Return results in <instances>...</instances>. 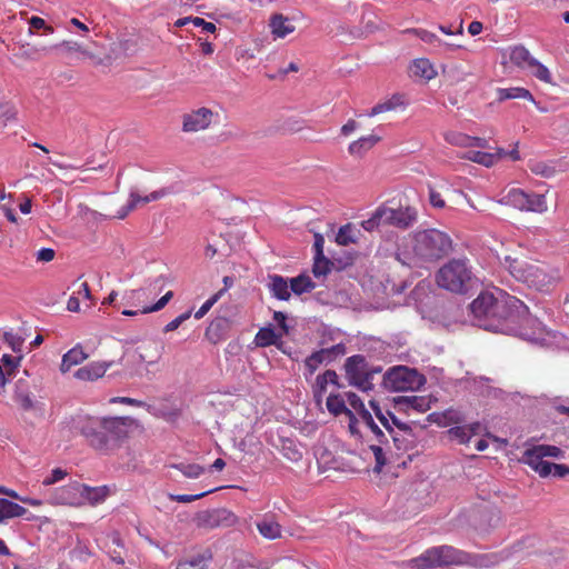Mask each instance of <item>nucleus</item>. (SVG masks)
I'll use <instances>...</instances> for the list:
<instances>
[{
    "mask_svg": "<svg viewBox=\"0 0 569 569\" xmlns=\"http://www.w3.org/2000/svg\"><path fill=\"white\" fill-rule=\"evenodd\" d=\"M472 323L483 330L525 336V326L532 320L528 307L515 296L495 297L482 291L469 305Z\"/></svg>",
    "mask_w": 569,
    "mask_h": 569,
    "instance_id": "nucleus-1",
    "label": "nucleus"
},
{
    "mask_svg": "<svg viewBox=\"0 0 569 569\" xmlns=\"http://www.w3.org/2000/svg\"><path fill=\"white\" fill-rule=\"evenodd\" d=\"M138 426L131 417H86L76 422V429L87 443L97 451L111 453L129 438Z\"/></svg>",
    "mask_w": 569,
    "mask_h": 569,
    "instance_id": "nucleus-2",
    "label": "nucleus"
},
{
    "mask_svg": "<svg viewBox=\"0 0 569 569\" xmlns=\"http://www.w3.org/2000/svg\"><path fill=\"white\" fill-rule=\"evenodd\" d=\"M418 220V211L410 204H401L393 200L381 203L369 219L361 222V227L369 232L380 230L381 227H395L400 230L411 228Z\"/></svg>",
    "mask_w": 569,
    "mask_h": 569,
    "instance_id": "nucleus-3",
    "label": "nucleus"
},
{
    "mask_svg": "<svg viewBox=\"0 0 569 569\" xmlns=\"http://www.w3.org/2000/svg\"><path fill=\"white\" fill-rule=\"evenodd\" d=\"M450 236L438 229H425L413 233L412 250L415 256L425 262H436L452 251Z\"/></svg>",
    "mask_w": 569,
    "mask_h": 569,
    "instance_id": "nucleus-4",
    "label": "nucleus"
},
{
    "mask_svg": "<svg viewBox=\"0 0 569 569\" xmlns=\"http://www.w3.org/2000/svg\"><path fill=\"white\" fill-rule=\"evenodd\" d=\"M471 555L452 546H439L427 549L422 555L409 561L411 568L433 569L453 565H468Z\"/></svg>",
    "mask_w": 569,
    "mask_h": 569,
    "instance_id": "nucleus-5",
    "label": "nucleus"
},
{
    "mask_svg": "<svg viewBox=\"0 0 569 569\" xmlns=\"http://www.w3.org/2000/svg\"><path fill=\"white\" fill-rule=\"evenodd\" d=\"M505 261L508 271L517 281L538 291L550 290L553 277L549 274L545 267L520 259H512L510 257H506Z\"/></svg>",
    "mask_w": 569,
    "mask_h": 569,
    "instance_id": "nucleus-6",
    "label": "nucleus"
},
{
    "mask_svg": "<svg viewBox=\"0 0 569 569\" xmlns=\"http://www.w3.org/2000/svg\"><path fill=\"white\" fill-rule=\"evenodd\" d=\"M440 288L455 293H466L472 286L473 276L465 259H451L436 274Z\"/></svg>",
    "mask_w": 569,
    "mask_h": 569,
    "instance_id": "nucleus-7",
    "label": "nucleus"
},
{
    "mask_svg": "<svg viewBox=\"0 0 569 569\" xmlns=\"http://www.w3.org/2000/svg\"><path fill=\"white\" fill-rule=\"evenodd\" d=\"M427 382L425 375L408 366L390 367L382 376L381 387L390 392L420 390Z\"/></svg>",
    "mask_w": 569,
    "mask_h": 569,
    "instance_id": "nucleus-8",
    "label": "nucleus"
},
{
    "mask_svg": "<svg viewBox=\"0 0 569 569\" xmlns=\"http://www.w3.org/2000/svg\"><path fill=\"white\" fill-rule=\"evenodd\" d=\"M108 493L109 489L106 486L89 487L78 481H73L60 489L57 500L62 505H74L79 501V498H84L90 503L96 505L103 501Z\"/></svg>",
    "mask_w": 569,
    "mask_h": 569,
    "instance_id": "nucleus-9",
    "label": "nucleus"
},
{
    "mask_svg": "<svg viewBox=\"0 0 569 569\" xmlns=\"http://www.w3.org/2000/svg\"><path fill=\"white\" fill-rule=\"evenodd\" d=\"M238 517L227 508L201 510L196 513L193 521L198 528L214 529L236 525Z\"/></svg>",
    "mask_w": 569,
    "mask_h": 569,
    "instance_id": "nucleus-10",
    "label": "nucleus"
},
{
    "mask_svg": "<svg viewBox=\"0 0 569 569\" xmlns=\"http://www.w3.org/2000/svg\"><path fill=\"white\" fill-rule=\"evenodd\" d=\"M346 352L347 347L343 342L313 351L305 359L306 379L311 377L321 365H329L333 362L338 357L345 356Z\"/></svg>",
    "mask_w": 569,
    "mask_h": 569,
    "instance_id": "nucleus-11",
    "label": "nucleus"
},
{
    "mask_svg": "<svg viewBox=\"0 0 569 569\" xmlns=\"http://www.w3.org/2000/svg\"><path fill=\"white\" fill-rule=\"evenodd\" d=\"M231 308L232 307H221L219 315L207 327L204 337L210 343L217 345L229 337V332L233 326V320L229 316V309Z\"/></svg>",
    "mask_w": 569,
    "mask_h": 569,
    "instance_id": "nucleus-12",
    "label": "nucleus"
},
{
    "mask_svg": "<svg viewBox=\"0 0 569 569\" xmlns=\"http://www.w3.org/2000/svg\"><path fill=\"white\" fill-rule=\"evenodd\" d=\"M139 50V37L134 33H124L110 44V56L114 59L131 57Z\"/></svg>",
    "mask_w": 569,
    "mask_h": 569,
    "instance_id": "nucleus-13",
    "label": "nucleus"
},
{
    "mask_svg": "<svg viewBox=\"0 0 569 569\" xmlns=\"http://www.w3.org/2000/svg\"><path fill=\"white\" fill-rule=\"evenodd\" d=\"M393 408L398 412L409 413L410 410L426 412L431 408V400L422 396H398L392 398Z\"/></svg>",
    "mask_w": 569,
    "mask_h": 569,
    "instance_id": "nucleus-14",
    "label": "nucleus"
},
{
    "mask_svg": "<svg viewBox=\"0 0 569 569\" xmlns=\"http://www.w3.org/2000/svg\"><path fill=\"white\" fill-rule=\"evenodd\" d=\"M346 379L349 386H358L360 379L367 373V358L363 355L348 357L343 363Z\"/></svg>",
    "mask_w": 569,
    "mask_h": 569,
    "instance_id": "nucleus-15",
    "label": "nucleus"
},
{
    "mask_svg": "<svg viewBox=\"0 0 569 569\" xmlns=\"http://www.w3.org/2000/svg\"><path fill=\"white\" fill-rule=\"evenodd\" d=\"M213 112L206 107L199 108L183 116L182 129L186 132L199 131L207 129L212 120Z\"/></svg>",
    "mask_w": 569,
    "mask_h": 569,
    "instance_id": "nucleus-16",
    "label": "nucleus"
},
{
    "mask_svg": "<svg viewBox=\"0 0 569 569\" xmlns=\"http://www.w3.org/2000/svg\"><path fill=\"white\" fill-rule=\"evenodd\" d=\"M114 363V361H93L84 367L79 368L74 372V377L79 380L93 381L106 373V371Z\"/></svg>",
    "mask_w": 569,
    "mask_h": 569,
    "instance_id": "nucleus-17",
    "label": "nucleus"
},
{
    "mask_svg": "<svg viewBox=\"0 0 569 569\" xmlns=\"http://www.w3.org/2000/svg\"><path fill=\"white\" fill-rule=\"evenodd\" d=\"M426 420L429 423H436L439 427H448L465 422V417L459 410L449 408L441 412L429 413Z\"/></svg>",
    "mask_w": 569,
    "mask_h": 569,
    "instance_id": "nucleus-18",
    "label": "nucleus"
},
{
    "mask_svg": "<svg viewBox=\"0 0 569 569\" xmlns=\"http://www.w3.org/2000/svg\"><path fill=\"white\" fill-rule=\"evenodd\" d=\"M313 238H315V241H313L312 248L315 251V257H313V264H312V273L316 278H319L322 276L325 277V276H327L328 269L325 268L323 270H320L319 266H318L319 262H325L326 266H328L329 263L331 264L330 258H328L323 252L325 238L319 232H316L313 234Z\"/></svg>",
    "mask_w": 569,
    "mask_h": 569,
    "instance_id": "nucleus-19",
    "label": "nucleus"
},
{
    "mask_svg": "<svg viewBox=\"0 0 569 569\" xmlns=\"http://www.w3.org/2000/svg\"><path fill=\"white\" fill-rule=\"evenodd\" d=\"M267 287L272 297L278 300L288 301L291 297L289 282L280 274H269Z\"/></svg>",
    "mask_w": 569,
    "mask_h": 569,
    "instance_id": "nucleus-20",
    "label": "nucleus"
},
{
    "mask_svg": "<svg viewBox=\"0 0 569 569\" xmlns=\"http://www.w3.org/2000/svg\"><path fill=\"white\" fill-rule=\"evenodd\" d=\"M27 513L28 510L21 505L7 498H0V525L8 519L23 517Z\"/></svg>",
    "mask_w": 569,
    "mask_h": 569,
    "instance_id": "nucleus-21",
    "label": "nucleus"
},
{
    "mask_svg": "<svg viewBox=\"0 0 569 569\" xmlns=\"http://www.w3.org/2000/svg\"><path fill=\"white\" fill-rule=\"evenodd\" d=\"M13 400L24 411H30L33 409L34 402L31 398V392L29 391L28 382L26 380L19 379L16 382Z\"/></svg>",
    "mask_w": 569,
    "mask_h": 569,
    "instance_id": "nucleus-22",
    "label": "nucleus"
},
{
    "mask_svg": "<svg viewBox=\"0 0 569 569\" xmlns=\"http://www.w3.org/2000/svg\"><path fill=\"white\" fill-rule=\"evenodd\" d=\"M88 358V355L83 351L81 345L74 346L67 353L63 355L62 361L60 365L61 372H68L71 367L77 366L84 361Z\"/></svg>",
    "mask_w": 569,
    "mask_h": 569,
    "instance_id": "nucleus-23",
    "label": "nucleus"
},
{
    "mask_svg": "<svg viewBox=\"0 0 569 569\" xmlns=\"http://www.w3.org/2000/svg\"><path fill=\"white\" fill-rule=\"evenodd\" d=\"M380 140L381 138L377 134L361 137L349 144L348 151L352 156L362 157L367 151L373 148Z\"/></svg>",
    "mask_w": 569,
    "mask_h": 569,
    "instance_id": "nucleus-24",
    "label": "nucleus"
},
{
    "mask_svg": "<svg viewBox=\"0 0 569 569\" xmlns=\"http://www.w3.org/2000/svg\"><path fill=\"white\" fill-rule=\"evenodd\" d=\"M259 533L270 540L281 537V526L273 519V516H266L257 522Z\"/></svg>",
    "mask_w": 569,
    "mask_h": 569,
    "instance_id": "nucleus-25",
    "label": "nucleus"
},
{
    "mask_svg": "<svg viewBox=\"0 0 569 569\" xmlns=\"http://www.w3.org/2000/svg\"><path fill=\"white\" fill-rule=\"evenodd\" d=\"M316 286V282L307 273H300L289 280L290 292L297 296L311 292Z\"/></svg>",
    "mask_w": 569,
    "mask_h": 569,
    "instance_id": "nucleus-26",
    "label": "nucleus"
},
{
    "mask_svg": "<svg viewBox=\"0 0 569 569\" xmlns=\"http://www.w3.org/2000/svg\"><path fill=\"white\" fill-rule=\"evenodd\" d=\"M212 553L207 549L202 553H198L188 559L180 560L177 569H207V562L211 560Z\"/></svg>",
    "mask_w": 569,
    "mask_h": 569,
    "instance_id": "nucleus-27",
    "label": "nucleus"
},
{
    "mask_svg": "<svg viewBox=\"0 0 569 569\" xmlns=\"http://www.w3.org/2000/svg\"><path fill=\"white\" fill-rule=\"evenodd\" d=\"M272 33L278 38H284L295 31V27L289 23V19L281 13H276L270 18Z\"/></svg>",
    "mask_w": 569,
    "mask_h": 569,
    "instance_id": "nucleus-28",
    "label": "nucleus"
},
{
    "mask_svg": "<svg viewBox=\"0 0 569 569\" xmlns=\"http://www.w3.org/2000/svg\"><path fill=\"white\" fill-rule=\"evenodd\" d=\"M104 547L108 548V552L114 562H117L119 565L124 563V559L121 556V552L118 551L116 548H112V547L123 548V542H122V539L118 531H112L107 535L106 541H104Z\"/></svg>",
    "mask_w": 569,
    "mask_h": 569,
    "instance_id": "nucleus-29",
    "label": "nucleus"
},
{
    "mask_svg": "<svg viewBox=\"0 0 569 569\" xmlns=\"http://www.w3.org/2000/svg\"><path fill=\"white\" fill-rule=\"evenodd\" d=\"M410 71L413 76L423 78L426 80H431L437 74L430 61L425 58L413 60L410 66Z\"/></svg>",
    "mask_w": 569,
    "mask_h": 569,
    "instance_id": "nucleus-30",
    "label": "nucleus"
},
{
    "mask_svg": "<svg viewBox=\"0 0 569 569\" xmlns=\"http://www.w3.org/2000/svg\"><path fill=\"white\" fill-rule=\"evenodd\" d=\"M519 98L528 99V100L535 102V98H533L532 93L525 88L515 87V88H499L498 89V101H500V102L505 101V100H509V99H519Z\"/></svg>",
    "mask_w": 569,
    "mask_h": 569,
    "instance_id": "nucleus-31",
    "label": "nucleus"
},
{
    "mask_svg": "<svg viewBox=\"0 0 569 569\" xmlns=\"http://www.w3.org/2000/svg\"><path fill=\"white\" fill-rule=\"evenodd\" d=\"M281 338L280 335H277L274 329L269 327L260 328L254 337V343L258 347H269L274 346L278 340Z\"/></svg>",
    "mask_w": 569,
    "mask_h": 569,
    "instance_id": "nucleus-32",
    "label": "nucleus"
},
{
    "mask_svg": "<svg viewBox=\"0 0 569 569\" xmlns=\"http://www.w3.org/2000/svg\"><path fill=\"white\" fill-rule=\"evenodd\" d=\"M461 159H467L485 167H491L497 161V156L485 151L469 150L460 156Z\"/></svg>",
    "mask_w": 569,
    "mask_h": 569,
    "instance_id": "nucleus-33",
    "label": "nucleus"
},
{
    "mask_svg": "<svg viewBox=\"0 0 569 569\" xmlns=\"http://www.w3.org/2000/svg\"><path fill=\"white\" fill-rule=\"evenodd\" d=\"M326 406L332 416L339 417L342 415V411L347 410L346 396L341 393H330L327 398Z\"/></svg>",
    "mask_w": 569,
    "mask_h": 569,
    "instance_id": "nucleus-34",
    "label": "nucleus"
},
{
    "mask_svg": "<svg viewBox=\"0 0 569 569\" xmlns=\"http://www.w3.org/2000/svg\"><path fill=\"white\" fill-rule=\"evenodd\" d=\"M335 240L339 246L343 247L349 246L351 243H356L357 238L355 236L353 224L349 222L347 224L341 226L338 230V233L336 234Z\"/></svg>",
    "mask_w": 569,
    "mask_h": 569,
    "instance_id": "nucleus-35",
    "label": "nucleus"
},
{
    "mask_svg": "<svg viewBox=\"0 0 569 569\" xmlns=\"http://www.w3.org/2000/svg\"><path fill=\"white\" fill-rule=\"evenodd\" d=\"M363 423L370 429V431L375 435L376 440L380 445H388L389 440L386 433L380 429V427L375 422L372 415L369 412L363 413L360 417Z\"/></svg>",
    "mask_w": 569,
    "mask_h": 569,
    "instance_id": "nucleus-36",
    "label": "nucleus"
},
{
    "mask_svg": "<svg viewBox=\"0 0 569 569\" xmlns=\"http://www.w3.org/2000/svg\"><path fill=\"white\" fill-rule=\"evenodd\" d=\"M526 211L545 212L547 210L546 197L543 194L527 192Z\"/></svg>",
    "mask_w": 569,
    "mask_h": 569,
    "instance_id": "nucleus-37",
    "label": "nucleus"
},
{
    "mask_svg": "<svg viewBox=\"0 0 569 569\" xmlns=\"http://www.w3.org/2000/svg\"><path fill=\"white\" fill-rule=\"evenodd\" d=\"M170 467L179 470L184 477L190 479H197L204 472V468L198 463L179 462L172 463Z\"/></svg>",
    "mask_w": 569,
    "mask_h": 569,
    "instance_id": "nucleus-38",
    "label": "nucleus"
},
{
    "mask_svg": "<svg viewBox=\"0 0 569 569\" xmlns=\"http://www.w3.org/2000/svg\"><path fill=\"white\" fill-rule=\"evenodd\" d=\"M527 192L522 189L513 188L505 197L506 202L512 207L525 210L527 204Z\"/></svg>",
    "mask_w": 569,
    "mask_h": 569,
    "instance_id": "nucleus-39",
    "label": "nucleus"
},
{
    "mask_svg": "<svg viewBox=\"0 0 569 569\" xmlns=\"http://www.w3.org/2000/svg\"><path fill=\"white\" fill-rule=\"evenodd\" d=\"M328 385L329 383L327 380L326 371L317 376L316 382L312 386V395H313L315 402L317 405L322 403L323 396L327 392Z\"/></svg>",
    "mask_w": 569,
    "mask_h": 569,
    "instance_id": "nucleus-40",
    "label": "nucleus"
},
{
    "mask_svg": "<svg viewBox=\"0 0 569 569\" xmlns=\"http://www.w3.org/2000/svg\"><path fill=\"white\" fill-rule=\"evenodd\" d=\"M510 61L519 67L527 64L529 67V61L533 59L530 57L529 51L523 46H517L510 51Z\"/></svg>",
    "mask_w": 569,
    "mask_h": 569,
    "instance_id": "nucleus-41",
    "label": "nucleus"
},
{
    "mask_svg": "<svg viewBox=\"0 0 569 569\" xmlns=\"http://www.w3.org/2000/svg\"><path fill=\"white\" fill-rule=\"evenodd\" d=\"M541 449V446H533L529 448L523 453V462L530 466L532 469L537 468V466L543 460L545 455Z\"/></svg>",
    "mask_w": 569,
    "mask_h": 569,
    "instance_id": "nucleus-42",
    "label": "nucleus"
},
{
    "mask_svg": "<svg viewBox=\"0 0 569 569\" xmlns=\"http://www.w3.org/2000/svg\"><path fill=\"white\" fill-rule=\"evenodd\" d=\"M469 137V134L462 132L449 131L445 134V140L452 146L470 148Z\"/></svg>",
    "mask_w": 569,
    "mask_h": 569,
    "instance_id": "nucleus-43",
    "label": "nucleus"
},
{
    "mask_svg": "<svg viewBox=\"0 0 569 569\" xmlns=\"http://www.w3.org/2000/svg\"><path fill=\"white\" fill-rule=\"evenodd\" d=\"M22 358H23L22 355L13 357V356L7 355V353L1 357V363L6 368V372L4 373L8 377L14 376V372L18 369V367L20 366V362H21Z\"/></svg>",
    "mask_w": 569,
    "mask_h": 569,
    "instance_id": "nucleus-44",
    "label": "nucleus"
},
{
    "mask_svg": "<svg viewBox=\"0 0 569 569\" xmlns=\"http://www.w3.org/2000/svg\"><path fill=\"white\" fill-rule=\"evenodd\" d=\"M221 488L222 487L209 489L207 491H203V492H200V493H197V495H172V493H170L169 495V499L171 501H176V502L188 503V502H192V501H196L198 499H201V498L208 496L209 493H212L214 491L220 490Z\"/></svg>",
    "mask_w": 569,
    "mask_h": 569,
    "instance_id": "nucleus-45",
    "label": "nucleus"
},
{
    "mask_svg": "<svg viewBox=\"0 0 569 569\" xmlns=\"http://www.w3.org/2000/svg\"><path fill=\"white\" fill-rule=\"evenodd\" d=\"M529 68L535 69L533 74L541 81L550 83L551 74L548 68L539 62L537 59H531L529 61Z\"/></svg>",
    "mask_w": 569,
    "mask_h": 569,
    "instance_id": "nucleus-46",
    "label": "nucleus"
},
{
    "mask_svg": "<svg viewBox=\"0 0 569 569\" xmlns=\"http://www.w3.org/2000/svg\"><path fill=\"white\" fill-rule=\"evenodd\" d=\"M346 399L349 402L350 407L357 411L359 417H362L363 413L369 412V410L366 408L362 399L352 391L345 392Z\"/></svg>",
    "mask_w": 569,
    "mask_h": 569,
    "instance_id": "nucleus-47",
    "label": "nucleus"
},
{
    "mask_svg": "<svg viewBox=\"0 0 569 569\" xmlns=\"http://www.w3.org/2000/svg\"><path fill=\"white\" fill-rule=\"evenodd\" d=\"M381 446L382 445L379 443V445H371L369 447L375 456V461H376V465L373 467V472H377V473L381 472L382 468L387 463V458H386L385 451Z\"/></svg>",
    "mask_w": 569,
    "mask_h": 569,
    "instance_id": "nucleus-48",
    "label": "nucleus"
},
{
    "mask_svg": "<svg viewBox=\"0 0 569 569\" xmlns=\"http://www.w3.org/2000/svg\"><path fill=\"white\" fill-rule=\"evenodd\" d=\"M139 201L140 194L137 191L131 190L128 203L118 211L117 218L124 219L128 216V213L137 207Z\"/></svg>",
    "mask_w": 569,
    "mask_h": 569,
    "instance_id": "nucleus-49",
    "label": "nucleus"
},
{
    "mask_svg": "<svg viewBox=\"0 0 569 569\" xmlns=\"http://www.w3.org/2000/svg\"><path fill=\"white\" fill-rule=\"evenodd\" d=\"M3 340L7 342L11 350L16 353H20L22 351V345L24 342V338L12 332H4Z\"/></svg>",
    "mask_w": 569,
    "mask_h": 569,
    "instance_id": "nucleus-50",
    "label": "nucleus"
},
{
    "mask_svg": "<svg viewBox=\"0 0 569 569\" xmlns=\"http://www.w3.org/2000/svg\"><path fill=\"white\" fill-rule=\"evenodd\" d=\"M16 116L14 108L7 101L0 102V127L7 126L8 121Z\"/></svg>",
    "mask_w": 569,
    "mask_h": 569,
    "instance_id": "nucleus-51",
    "label": "nucleus"
},
{
    "mask_svg": "<svg viewBox=\"0 0 569 569\" xmlns=\"http://www.w3.org/2000/svg\"><path fill=\"white\" fill-rule=\"evenodd\" d=\"M331 261L336 262L335 269L337 270H343L347 267H350L355 262V254L353 253H343V256H336L335 253H331Z\"/></svg>",
    "mask_w": 569,
    "mask_h": 569,
    "instance_id": "nucleus-52",
    "label": "nucleus"
},
{
    "mask_svg": "<svg viewBox=\"0 0 569 569\" xmlns=\"http://www.w3.org/2000/svg\"><path fill=\"white\" fill-rule=\"evenodd\" d=\"M58 47H64L67 51H79L82 54H86L89 58H91L96 64L102 63V59H100V58L97 59L93 54L89 53L88 50L82 49L81 46H79L77 42L63 41L60 44H56L53 48H58Z\"/></svg>",
    "mask_w": 569,
    "mask_h": 569,
    "instance_id": "nucleus-53",
    "label": "nucleus"
},
{
    "mask_svg": "<svg viewBox=\"0 0 569 569\" xmlns=\"http://www.w3.org/2000/svg\"><path fill=\"white\" fill-rule=\"evenodd\" d=\"M451 438L457 439L460 443H467L469 442L470 432L467 430L466 426H453L448 430Z\"/></svg>",
    "mask_w": 569,
    "mask_h": 569,
    "instance_id": "nucleus-54",
    "label": "nucleus"
},
{
    "mask_svg": "<svg viewBox=\"0 0 569 569\" xmlns=\"http://www.w3.org/2000/svg\"><path fill=\"white\" fill-rule=\"evenodd\" d=\"M226 289L219 290L217 293H214L211 298H209L201 307L200 309L194 313L196 319H201L207 315V312L213 307V305L220 299V297L223 295Z\"/></svg>",
    "mask_w": 569,
    "mask_h": 569,
    "instance_id": "nucleus-55",
    "label": "nucleus"
},
{
    "mask_svg": "<svg viewBox=\"0 0 569 569\" xmlns=\"http://www.w3.org/2000/svg\"><path fill=\"white\" fill-rule=\"evenodd\" d=\"M172 297H173V292L168 291L156 303H153L151 306L143 307L141 309V313L144 315V313H150V312H156V311L161 310L162 308H164L167 306V303L171 300Z\"/></svg>",
    "mask_w": 569,
    "mask_h": 569,
    "instance_id": "nucleus-56",
    "label": "nucleus"
},
{
    "mask_svg": "<svg viewBox=\"0 0 569 569\" xmlns=\"http://www.w3.org/2000/svg\"><path fill=\"white\" fill-rule=\"evenodd\" d=\"M172 297H173V292L168 291L156 303H153L151 306L143 307L141 309V313L144 315V313H150V312H156V311L161 310L162 308H164L167 306V303L171 300Z\"/></svg>",
    "mask_w": 569,
    "mask_h": 569,
    "instance_id": "nucleus-57",
    "label": "nucleus"
},
{
    "mask_svg": "<svg viewBox=\"0 0 569 569\" xmlns=\"http://www.w3.org/2000/svg\"><path fill=\"white\" fill-rule=\"evenodd\" d=\"M421 41L429 44H441L440 38L425 29H412L411 30Z\"/></svg>",
    "mask_w": 569,
    "mask_h": 569,
    "instance_id": "nucleus-58",
    "label": "nucleus"
},
{
    "mask_svg": "<svg viewBox=\"0 0 569 569\" xmlns=\"http://www.w3.org/2000/svg\"><path fill=\"white\" fill-rule=\"evenodd\" d=\"M413 426H419L421 429H425L427 427L426 425H419V422L417 421L397 422L398 430L402 431L405 436L408 437L409 439H412V442L416 441V435L412 428Z\"/></svg>",
    "mask_w": 569,
    "mask_h": 569,
    "instance_id": "nucleus-59",
    "label": "nucleus"
},
{
    "mask_svg": "<svg viewBox=\"0 0 569 569\" xmlns=\"http://www.w3.org/2000/svg\"><path fill=\"white\" fill-rule=\"evenodd\" d=\"M392 441L397 450L401 451H408L413 448L415 442H412V439H409L406 436H401L399 433L395 435L392 437Z\"/></svg>",
    "mask_w": 569,
    "mask_h": 569,
    "instance_id": "nucleus-60",
    "label": "nucleus"
},
{
    "mask_svg": "<svg viewBox=\"0 0 569 569\" xmlns=\"http://www.w3.org/2000/svg\"><path fill=\"white\" fill-rule=\"evenodd\" d=\"M395 98L396 97H393L391 100L376 104L373 108L370 109V111H368V116L375 117L379 113L395 109V107L397 106V103L393 101Z\"/></svg>",
    "mask_w": 569,
    "mask_h": 569,
    "instance_id": "nucleus-61",
    "label": "nucleus"
},
{
    "mask_svg": "<svg viewBox=\"0 0 569 569\" xmlns=\"http://www.w3.org/2000/svg\"><path fill=\"white\" fill-rule=\"evenodd\" d=\"M191 316V310H188L183 313H181L180 316H178L177 318H174L173 320H171L169 323H167L163 328V332L167 333V332H170V331H174L176 329L179 328V326L181 323H183L186 320H188Z\"/></svg>",
    "mask_w": 569,
    "mask_h": 569,
    "instance_id": "nucleus-62",
    "label": "nucleus"
},
{
    "mask_svg": "<svg viewBox=\"0 0 569 569\" xmlns=\"http://www.w3.org/2000/svg\"><path fill=\"white\" fill-rule=\"evenodd\" d=\"M532 171L536 174H540L545 178H550L556 173V169L552 166H549L545 162H538L532 167Z\"/></svg>",
    "mask_w": 569,
    "mask_h": 569,
    "instance_id": "nucleus-63",
    "label": "nucleus"
},
{
    "mask_svg": "<svg viewBox=\"0 0 569 569\" xmlns=\"http://www.w3.org/2000/svg\"><path fill=\"white\" fill-rule=\"evenodd\" d=\"M540 446H541L540 450L543 451L545 457H552V458H557V459H561L565 457V451L557 446H552V445H540Z\"/></svg>",
    "mask_w": 569,
    "mask_h": 569,
    "instance_id": "nucleus-64",
    "label": "nucleus"
}]
</instances>
